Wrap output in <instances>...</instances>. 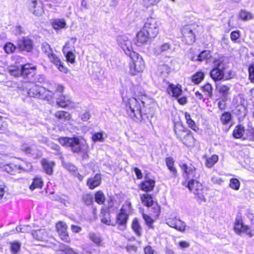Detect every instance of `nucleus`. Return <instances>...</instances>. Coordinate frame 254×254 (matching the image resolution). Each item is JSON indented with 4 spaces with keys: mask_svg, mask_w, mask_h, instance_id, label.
Returning a JSON list of instances; mask_svg holds the SVG:
<instances>
[{
    "mask_svg": "<svg viewBox=\"0 0 254 254\" xmlns=\"http://www.w3.org/2000/svg\"><path fill=\"white\" fill-rule=\"evenodd\" d=\"M5 52L7 54L13 53L16 49L15 45L11 43H8L4 47Z\"/></svg>",
    "mask_w": 254,
    "mask_h": 254,
    "instance_id": "5fc2aeb1",
    "label": "nucleus"
},
{
    "mask_svg": "<svg viewBox=\"0 0 254 254\" xmlns=\"http://www.w3.org/2000/svg\"><path fill=\"white\" fill-rule=\"evenodd\" d=\"M33 237L38 241H47V233L45 230L40 229L34 231L32 233Z\"/></svg>",
    "mask_w": 254,
    "mask_h": 254,
    "instance_id": "bb28decb",
    "label": "nucleus"
},
{
    "mask_svg": "<svg viewBox=\"0 0 254 254\" xmlns=\"http://www.w3.org/2000/svg\"><path fill=\"white\" fill-rule=\"evenodd\" d=\"M17 47L21 51L30 52L33 48V41L28 37H22L17 41Z\"/></svg>",
    "mask_w": 254,
    "mask_h": 254,
    "instance_id": "f3484780",
    "label": "nucleus"
},
{
    "mask_svg": "<svg viewBox=\"0 0 254 254\" xmlns=\"http://www.w3.org/2000/svg\"><path fill=\"white\" fill-rule=\"evenodd\" d=\"M249 79L252 82L254 83V65L251 64L249 67Z\"/></svg>",
    "mask_w": 254,
    "mask_h": 254,
    "instance_id": "e2e57ef3",
    "label": "nucleus"
},
{
    "mask_svg": "<svg viewBox=\"0 0 254 254\" xmlns=\"http://www.w3.org/2000/svg\"><path fill=\"white\" fill-rule=\"evenodd\" d=\"M230 85H220L218 90L220 94V99L223 102H226L228 99L230 94Z\"/></svg>",
    "mask_w": 254,
    "mask_h": 254,
    "instance_id": "412c9836",
    "label": "nucleus"
},
{
    "mask_svg": "<svg viewBox=\"0 0 254 254\" xmlns=\"http://www.w3.org/2000/svg\"><path fill=\"white\" fill-rule=\"evenodd\" d=\"M167 91L169 95L176 98H178L183 92L182 86L179 84H170L168 87Z\"/></svg>",
    "mask_w": 254,
    "mask_h": 254,
    "instance_id": "5701e85b",
    "label": "nucleus"
},
{
    "mask_svg": "<svg viewBox=\"0 0 254 254\" xmlns=\"http://www.w3.org/2000/svg\"><path fill=\"white\" fill-rule=\"evenodd\" d=\"M144 101L140 102L135 98H129L126 103V110L128 115L136 121H140L142 118L141 107L144 106Z\"/></svg>",
    "mask_w": 254,
    "mask_h": 254,
    "instance_id": "f03ea898",
    "label": "nucleus"
},
{
    "mask_svg": "<svg viewBox=\"0 0 254 254\" xmlns=\"http://www.w3.org/2000/svg\"><path fill=\"white\" fill-rule=\"evenodd\" d=\"M166 163L168 169L173 173V175H176L177 173V171L176 168L174 166V161L172 157H168L166 159Z\"/></svg>",
    "mask_w": 254,
    "mask_h": 254,
    "instance_id": "e433bc0d",
    "label": "nucleus"
},
{
    "mask_svg": "<svg viewBox=\"0 0 254 254\" xmlns=\"http://www.w3.org/2000/svg\"><path fill=\"white\" fill-rule=\"evenodd\" d=\"M59 140L62 145L70 147L73 152L77 153L81 151V144L78 137H62Z\"/></svg>",
    "mask_w": 254,
    "mask_h": 254,
    "instance_id": "423d86ee",
    "label": "nucleus"
},
{
    "mask_svg": "<svg viewBox=\"0 0 254 254\" xmlns=\"http://www.w3.org/2000/svg\"><path fill=\"white\" fill-rule=\"evenodd\" d=\"M232 115L230 113L225 112L223 113L220 118V121L223 125L227 124L231 120Z\"/></svg>",
    "mask_w": 254,
    "mask_h": 254,
    "instance_id": "de8ad7c7",
    "label": "nucleus"
},
{
    "mask_svg": "<svg viewBox=\"0 0 254 254\" xmlns=\"http://www.w3.org/2000/svg\"><path fill=\"white\" fill-rule=\"evenodd\" d=\"M224 70L223 69L213 68L210 71V76L214 81H219L224 77Z\"/></svg>",
    "mask_w": 254,
    "mask_h": 254,
    "instance_id": "cd10ccee",
    "label": "nucleus"
},
{
    "mask_svg": "<svg viewBox=\"0 0 254 254\" xmlns=\"http://www.w3.org/2000/svg\"><path fill=\"white\" fill-rule=\"evenodd\" d=\"M23 65H21L20 67L16 66L12 67L9 69L10 74L14 77H18L19 76H23Z\"/></svg>",
    "mask_w": 254,
    "mask_h": 254,
    "instance_id": "c9c22d12",
    "label": "nucleus"
},
{
    "mask_svg": "<svg viewBox=\"0 0 254 254\" xmlns=\"http://www.w3.org/2000/svg\"><path fill=\"white\" fill-rule=\"evenodd\" d=\"M155 181L145 177V180L140 184V189L146 192L152 191L155 187Z\"/></svg>",
    "mask_w": 254,
    "mask_h": 254,
    "instance_id": "b1692460",
    "label": "nucleus"
},
{
    "mask_svg": "<svg viewBox=\"0 0 254 254\" xmlns=\"http://www.w3.org/2000/svg\"><path fill=\"white\" fill-rule=\"evenodd\" d=\"M35 66H32L30 64L23 65V76L28 83H37L35 75Z\"/></svg>",
    "mask_w": 254,
    "mask_h": 254,
    "instance_id": "f8f14e48",
    "label": "nucleus"
},
{
    "mask_svg": "<svg viewBox=\"0 0 254 254\" xmlns=\"http://www.w3.org/2000/svg\"><path fill=\"white\" fill-rule=\"evenodd\" d=\"M101 182V177L100 174H96L94 177L89 178L87 182V185L90 189H94L98 187Z\"/></svg>",
    "mask_w": 254,
    "mask_h": 254,
    "instance_id": "393cba45",
    "label": "nucleus"
},
{
    "mask_svg": "<svg viewBox=\"0 0 254 254\" xmlns=\"http://www.w3.org/2000/svg\"><path fill=\"white\" fill-rule=\"evenodd\" d=\"M140 199L142 204L148 207L152 206L154 210V212L156 215H158L160 212V206L157 203L154 202L152 195L148 193H144L140 195Z\"/></svg>",
    "mask_w": 254,
    "mask_h": 254,
    "instance_id": "ddd939ff",
    "label": "nucleus"
},
{
    "mask_svg": "<svg viewBox=\"0 0 254 254\" xmlns=\"http://www.w3.org/2000/svg\"><path fill=\"white\" fill-rule=\"evenodd\" d=\"M234 230L235 232L238 235L244 233L250 238L254 236V226L253 230H252L249 226L244 224L243 220L240 217H237L235 219Z\"/></svg>",
    "mask_w": 254,
    "mask_h": 254,
    "instance_id": "0eeeda50",
    "label": "nucleus"
},
{
    "mask_svg": "<svg viewBox=\"0 0 254 254\" xmlns=\"http://www.w3.org/2000/svg\"><path fill=\"white\" fill-rule=\"evenodd\" d=\"M174 131L177 137L187 146H191L194 143V138L191 134V131L189 129L183 128L177 131L176 128L175 127Z\"/></svg>",
    "mask_w": 254,
    "mask_h": 254,
    "instance_id": "6e6552de",
    "label": "nucleus"
},
{
    "mask_svg": "<svg viewBox=\"0 0 254 254\" xmlns=\"http://www.w3.org/2000/svg\"><path fill=\"white\" fill-rule=\"evenodd\" d=\"M159 70L162 75L168 74L171 71V68L167 64L160 65Z\"/></svg>",
    "mask_w": 254,
    "mask_h": 254,
    "instance_id": "13d9d810",
    "label": "nucleus"
},
{
    "mask_svg": "<svg viewBox=\"0 0 254 254\" xmlns=\"http://www.w3.org/2000/svg\"><path fill=\"white\" fill-rule=\"evenodd\" d=\"M55 116L58 120L64 121H69L71 119L70 114L64 111L57 112Z\"/></svg>",
    "mask_w": 254,
    "mask_h": 254,
    "instance_id": "2f4dec72",
    "label": "nucleus"
},
{
    "mask_svg": "<svg viewBox=\"0 0 254 254\" xmlns=\"http://www.w3.org/2000/svg\"><path fill=\"white\" fill-rule=\"evenodd\" d=\"M170 47L171 45L169 43H165L154 48L153 52L156 55H159L162 53L169 50L170 49Z\"/></svg>",
    "mask_w": 254,
    "mask_h": 254,
    "instance_id": "7c9ffc66",
    "label": "nucleus"
},
{
    "mask_svg": "<svg viewBox=\"0 0 254 254\" xmlns=\"http://www.w3.org/2000/svg\"><path fill=\"white\" fill-rule=\"evenodd\" d=\"M88 238L92 241L97 246H102L103 240L101 236L94 232H90L88 234Z\"/></svg>",
    "mask_w": 254,
    "mask_h": 254,
    "instance_id": "c756f323",
    "label": "nucleus"
},
{
    "mask_svg": "<svg viewBox=\"0 0 254 254\" xmlns=\"http://www.w3.org/2000/svg\"><path fill=\"white\" fill-rule=\"evenodd\" d=\"M185 118L186 122L189 127L191 128L194 131H196L198 129L197 127L196 126L195 122L191 118L190 115L187 112L185 113Z\"/></svg>",
    "mask_w": 254,
    "mask_h": 254,
    "instance_id": "4c0bfd02",
    "label": "nucleus"
},
{
    "mask_svg": "<svg viewBox=\"0 0 254 254\" xmlns=\"http://www.w3.org/2000/svg\"><path fill=\"white\" fill-rule=\"evenodd\" d=\"M92 139L94 142L100 141L103 142L104 139L103 138V135L101 132H96L92 137Z\"/></svg>",
    "mask_w": 254,
    "mask_h": 254,
    "instance_id": "6e6d98bb",
    "label": "nucleus"
},
{
    "mask_svg": "<svg viewBox=\"0 0 254 254\" xmlns=\"http://www.w3.org/2000/svg\"><path fill=\"white\" fill-rule=\"evenodd\" d=\"M223 61V60L222 58L215 59L213 61L214 68L224 69V65Z\"/></svg>",
    "mask_w": 254,
    "mask_h": 254,
    "instance_id": "8fccbe9b",
    "label": "nucleus"
},
{
    "mask_svg": "<svg viewBox=\"0 0 254 254\" xmlns=\"http://www.w3.org/2000/svg\"><path fill=\"white\" fill-rule=\"evenodd\" d=\"M23 90L25 89L27 95L31 97L41 98L49 101L53 96L54 92L50 90L40 86L37 83H26L23 86Z\"/></svg>",
    "mask_w": 254,
    "mask_h": 254,
    "instance_id": "f257e3e1",
    "label": "nucleus"
},
{
    "mask_svg": "<svg viewBox=\"0 0 254 254\" xmlns=\"http://www.w3.org/2000/svg\"><path fill=\"white\" fill-rule=\"evenodd\" d=\"M101 221L103 223L107 225L114 226L115 223L111 220L110 214L109 212H105L102 213Z\"/></svg>",
    "mask_w": 254,
    "mask_h": 254,
    "instance_id": "72a5a7b5",
    "label": "nucleus"
},
{
    "mask_svg": "<svg viewBox=\"0 0 254 254\" xmlns=\"http://www.w3.org/2000/svg\"><path fill=\"white\" fill-rule=\"evenodd\" d=\"M188 187L190 191L192 192L197 197V200L199 202L206 201L205 195L206 190H204L201 185L196 179H190L188 184Z\"/></svg>",
    "mask_w": 254,
    "mask_h": 254,
    "instance_id": "39448f33",
    "label": "nucleus"
},
{
    "mask_svg": "<svg viewBox=\"0 0 254 254\" xmlns=\"http://www.w3.org/2000/svg\"><path fill=\"white\" fill-rule=\"evenodd\" d=\"M204 76L202 72H197L192 76L191 80L195 84H199L203 80Z\"/></svg>",
    "mask_w": 254,
    "mask_h": 254,
    "instance_id": "c03bdc74",
    "label": "nucleus"
},
{
    "mask_svg": "<svg viewBox=\"0 0 254 254\" xmlns=\"http://www.w3.org/2000/svg\"><path fill=\"white\" fill-rule=\"evenodd\" d=\"M142 29L150 35L151 38L155 37L158 33L156 20L152 17L147 18Z\"/></svg>",
    "mask_w": 254,
    "mask_h": 254,
    "instance_id": "9b49d317",
    "label": "nucleus"
},
{
    "mask_svg": "<svg viewBox=\"0 0 254 254\" xmlns=\"http://www.w3.org/2000/svg\"><path fill=\"white\" fill-rule=\"evenodd\" d=\"M117 42L125 53L128 56L133 53L132 45L130 41L125 36H119L117 38Z\"/></svg>",
    "mask_w": 254,
    "mask_h": 254,
    "instance_id": "4468645a",
    "label": "nucleus"
},
{
    "mask_svg": "<svg viewBox=\"0 0 254 254\" xmlns=\"http://www.w3.org/2000/svg\"><path fill=\"white\" fill-rule=\"evenodd\" d=\"M69 44V42H66L63 47V51L64 54L65 55L67 61L73 64L75 61V56L71 51H68Z\"/></svg>",
    "mask_w": 254,
    "mask_h": 254,
    "instance_id": "c85d7f7f",
    "label": "nucleus"
},
{
    "mask_svg": "<svg viewBox=\"0 0 254 254\" xmlns=\"http://www.w3.org/2000/svg\"><path fill=\"white\" fill-rule=\"evenodd\" d=\"M202 90L208 98L212 97L213 88L209 83H206L201 87Z\"/></svg>",
    "mask_w": 254,
    "mask_h": 254,
    "instance_id": "79ce46f5",
    "label": "nucleus"
},
{
    "mask_svg": "<svg viewBox=\"0 0 254 254\" xmlns=\"http://www.w3.org/2000/svg\"><path fill=\"white\" fill-rule=\"evenodd\" d=\"M218 156L213 155L211 157H206L205 166L207 168H211L218 161Z\"/></svg>",
    "mask_w": 254,
    "mask_h": 254,
    "instance_id": "58836bf2",
    "label": "nucleus"
},
{
    "mask_svg": "<svg viewBox=\"0 0 254 254\" xmlns=\"http://www.w3.org/2000/svg\"><path fill=\"white\" fill-rule=\"evenodd\" d=\"M82 199L84 203L87 205L91 204L93 202V196L91 194H87L84 195L82 197Z\"/></svg>",
    "mask_w": 254,
    "mask_h": 254,
    "instance_id": "052dcab7",
    "label": "nucleus"
},
{
    "mask_svg": "<svg viewBox=\"0 0 254 254\" xmlns=\"http://www.w3.org/2000/svg\"><path fill=\"white\" fill-rule=\"evenodd\" d=\"M56 229L61 239L65 242L69 243L70 238L67 232L66 224L60 221L56 225Z\"/></svg>",
    "mask_w": 254,
    "mask_h": 254,
    "instance_id": "a211bd4d",
    "label": "nucleus"
},
{
    "mask_svg": "<svg viewBox=\"0 0 254 254\" xmlns=\"http://www.w3.org/2000/svg\"><path fill=\"white\" fill-rule=\"evenodd\" d=\"M144 252L145 254H154V250L150 246H147L144 249Z\"/></svg>",
    "mask_w": 254,
    "mask_h": 254,
    "instance_id": "774afa93",
    "label": "nucleus"
},
{
    "mask_svg": "<svg viewBox=\"0 0 254 254\" xmlns=\"http://www.w3.org/2000/svg\"><path fill=\"white\" fill-rule=\"evenodd\" d=\"M128 56L131 60L129 64V73L130 74L135 75L142 72L144 68V64L141 57L135 52L132 53Z\"/></svg>",
    "mask_w": 254,
    "mask_h": 254,
    "instance_id": "20e7f679",
    "label": "nucleus"
},
{
    "mask_svg": "<svg viewBox=\"0 0 254 254\" xmlns=\"http://www.w3.org/2000/svg\"><path fill=\"white\" fill-rule=\"evenodd\" d=\"M131 228L137 236H140L141 235L142 228L136 218L133 220L131 224Z\"/></svg>",
    "mask_w": 254,
    "mask_h": 254,
    "instance_id": "f704fd0d",
    "label": "nucleus"
},
{
    "mask_svg": "<svg viewBox=\"0 0 254 254\" xmlns=\"http://www.w3.org/2000/svg\"><path fill=\"white\" fill-rule=\"evenodd\" d=\"M229 186L233 190H238L240 188V183L237 179H231L230 181Z\"/></svg>",
    "mask_w": 254,
    "mask_h": 254,
    "instance_id": "3c124183",
    "label": "nucleus"
},
{
    "mask_svg": "<svg viewBox=\"0 0 254 254\" xmlns=\"http://www.w3.org/2000/svg\"><path fill=\"white\" fill-rule=\"evenodd\" d=\"M42 51L48 57L50 61L53 63L58 69L64 73H67V69L64 67L60 59L53 52L51 46L47 42L42 43Z\"/></svg>",
    "mask_w": 254,
    "mask_h": 254,
    "instance_id": "7ed1b4c3",
    "label": "nucleus"
},
{
    "mask_svg": "<svg viewBox=\"0 0 254 254\" xmlns=\"http://www.w3.org/2000/svg\"><path fill=\"white\" fill-rule=\"evenodd\" d=\"M182 172L183 176L186 179H195L199 177L200 174L193 166H188L187 164L180 163L179 164Z\"/></svg>",
    "mask_w": 254,
    "mask_h": 254,
    "instance_id": "1a4fd4ad",
    "label": "nucleus"
},
{
    "mask_svg": "<svg viewBox=\"0 0 254 254\" xmlns=\"http://www.w3.org/2000/svg\"><path fill=\"white\" fill-rule=\"evenodd\" d=\"M149 38H151L150 35L146 31L142 29L139 31L136 36V44L138 46H141L143 44L146 43Z\"/></svg>",
    "mask_w": 254,
    "mask_h": 254,
    "instance_id": "4be33fe9",
    "label": "nucleus"
},
{
    "mask_svg": "<svg viewBox=\"0 0 254 254\" xmlns=\"http://www.w3.org/2000/svg\"><path fill=\"white\" fill-rule=\"evenodd\" d=\"M41 164L44 172L46 174L50 175L53 174V168L55 165V163L53 161L43 159L41 161Z\"/></svg>",
    "mask_w": 254,
    "mask_h": 254,
    "instance_id": "a878e982",
    "label": "nucleus"
},
{
    "mask_svg": "<svg viewBox=\"0 0 254 254\" xmlns=\"http://www.w3.org/2000/svg\"><path fill=\"white\" fill-rule=\"evenodd\" d=\"M27 4L31 12L35 16H40L44 13L41 2L38 0H28Z\"/></svg>",
    "mask_w": 254,
    "mask_h": 254,
    "instance_id": "2eb2a0df",
    "label": "nucleus"
},
{
    "mask_svg": "<svg viewBox=\"0 0 254 254\" xmlns=\"http://www.w3.org/2000/svg\"><path fill=\"white\" fill-rule=\"evenodd\" d=\"M247 136L251 140L254 139V127L249 126L247 129Z\"/></svg>",
    "mask_w": 254,
    "mask_h": 254,
    "instance_id": "bf43d9fd",
    "label": "nucleus"
},
{
    "mask_svg": "<svg viewBox=\"0 0 254 254\" xmlns=\"http://www.w3.org/2000/svg\"><path fill=\"white\" fill-rule=\"evenodd\" d=\"M81 120L83 122H87L91 117V115L89 111H85L82 114H80Z\"/></svg>",
    "mask_w": 254,
    "mask_h": 254,
    "instance_id": "0e129e2a",
    "label": "nucleus"
},
{
    "mask_svg": "<svg viewBox=\"0 0 254 254\" xmlns=\"http://www.w3.org/2000/svg\"><path fill=\"white\" fill-rule=\"evenodd\" d=\"M21 245L18 242H14L11 243L10 250L12 254H15L18 253L20 249Z\"/></svg>",
    "mask_w": 254,
    "mask_h": 254,
    "instance_id": "603ef678",
    "label": "nucleus"
},
{
    "mask_svg": "<svg viewBox=\"0 0 254 254\" xmlns=\"http://www.w3.org/2000/svg\"><path fill=\"white\" fill-rule=\"evenodd\" d=\"M43 186V181L41 178L36 177L33 179L32 184L30 186V189L33 190L36 188H41Z\"/></svg>",
    "mask_w": 254,
    "mask_h": 254,
    "instance_id": "a19ab883",
    "label": "nucleus"
},
{
    "mask_svg": "<svg viewBox=\"0 0 254 254\" xmlns=\"http://www.w3.org/2000/svg\"><path fill=\"white\" fill-rule=\"evenodd\" d=\"M196 27H197V26L193 24L186 25L183 28L182 33L187 44H191L195 42V31Z\"/></svg>",
    "mask_w": 254,
    "mask_h": 254,
    "instance_id": "9d476101",
    "label": "nucleus"
},
{
    "mask_svg": "<svg viewBox=\"0 0 254 254\" xmlns=\"http://www.w3.org/2000/svg\"><path fill=\"white\" fill-rule=\"evenodd\" d=\"M245 131V128L242 125H237L233 131V135L236 138H241Z\"/></svg>",
    "mask_w": 254,
    "mask_h": 254,
    "instance_id": "473e14b6",
    "label": "nucleus"
},
{
    "mask_svg": "<svg viewBox=\"0 0 254 254\" xmlns=\"http://www.w3.org/2000/svg\"><path fill=\"white\" fill-rule=\"evenodd\" d=\"M30 230V228L28 225H22L17 227L16 228V231L17 232H21V233H27Z\"/></svg>",
    "mask_w": 254,
    "mask_h": 254,
    "instance_id": "680f3d73",
    "label": "nucleus"
},
{
    "mask_svg": "<svg viewBox=\"0 0 254 254\" xmlns=\"http://www.w3.org/2000/svg\"><path fill=\"white\" fill-rule=\"evenodd\" d=\"M4 170L8 173L13 174L15 171L18 170V165L14 164H9L4 166Z\"/></svg>",
    "mask_w": 254,
    "mask_h": 254,
    "instance_id": "09e8293b",
    "label": "nucleus"
},
{
    "mask_svg": "<svg viewBox=\"0 0 254 254\" xmlns=\"http://www.w3.org/2000/svg\"><path fill=\"white\" fill-rule=\"evenodd\" d=\"M211 57L210 51L205 50L200 53L197 57L198 61H202L207 60Z\"/></svg>",
    "mask_w": 254,
    "mask_h": 254,
    "instance_id": "49530a36",
    "label": "nucleus"
},
{
    "mask_svg": "<svg viewBox=\"0 0 254 254\" xmlns=\"http://www.w3.org/2000/svg\"><path fill=\"white\" fill-rule=\"evenodd\" d=\"M17 165L19 172H21L22 171L29 172L32 170V166L31 164L28 162H23L21 164Z\"/></svg>",
    "mask_w": 254,
    "mask_h": 254,
    "instance_id": "ea45409f",
    "label": "nucleus"
},
{
    "mask_svg": "<svg viewBox=\"0 0 254 254\" xmlns=\"http://www.w3.org/2000/svg\"><path fill=\"white\" fill-rule=\"evenodd\" d=\"M143 218L145 221L146 224L151 228H153V219L148 215L143 213L142 214Z\"/></svg>",
    "mask_w": 254,
    "mask_h": 254,
    "instance_id": "4d7b16f0",
    "label": "nucleus"
},
{
    "mask_svg": "<svg viewBox=\"0 0 254 254\" xmlns=\"http://www.w3.org/2000/svg\"><path fill=\"white\" fill-rule=\"evenodd\" d=\"M166 224L170 227L180 231L184 232L186 229V224L176 217H169L166 220Z\"/></svg>",
    "mask_w": 254,
    "mask_h": 254,
    "instance_id": "dca6fc26",
    "label": "nucleus"
},
{
    "mask_svg": "<svg viewBox=\"0 0 254 254\" xmlns=\"http://www.w3.org/2000/svg\"><path fill=\"white\" fill-rule=\"evenodd\" d=\"M240 18L244 20H247L252 18V14L249 11L241 10L240 12Z\"/></svg>",
    "mask_w": 254,
    "mask_h": 254,
    "instance_id": "864d4df0",
    "label": "nucleus"
},
{
    "mask_svg": "<svg viewBox=\"0 0 254 254\" xmlns=\"http://www.w3.org/2000/svg\"><path fill=\"white\" fill-rule=\"evenodd\" d=\"M95 200L99 204H103L105 200V196L102 191L99 190L97 191L95 194Z\"/></svg>",
    "mask_w": 254,
    "mask_h": 254,
    "instance_id": "a18cd8bd",
    "label": "nucleus"
},
{
    "mask_svg": "<svg viewBox=\"0 0 254 254\" xmlns=\"http://www.w3.org/2000/svg\"><path fill=\"white\" fill-rule=\"evenodd\" d=\"M240 36V32L239 31H234L231 33V39L232 41H236Z\"/></svg>",
    "mask_w": 254,
    "mask_h": 254,
    "instance_id": "338daca9",
    "label": "nucleus"
},
{
    "mask_svg": "<svg viewBox=\"0 0 254 254\" xmlns=\"http://www.w3.org/2000/svg\"><path fill=\"white\" fill-rule=\"evenodd\" d=\"M57 104L62 108H65L68 106L72 108L77 107V105L72 102L71 97L69 96L63 95L59 97L57 100Z\"/></svg>",
    "mask_w": 254,
    "mask_h": 254,
    "instance_id": "6ab92c4d",
    "label": "nucleus"
},
{
    "mask_svg": "<svg viewBox=\"0 0 254 254\" xmlns=\"http://www.w3.org/2000/svg\"><path fill=\"white\" fill-rule=\"evenodd\" d=\"M52 25L54 29H60L64 28L66 23L64 19H57L54 21Z\"/></svg>",
    "mask_w": 254,
    "mask_h": 254,
    "instance_id": "37998d69",
    "label": "nucleus"
},
{
    "mask_svg": "<svg viewBox=\"0 0 254 254\" xmlns=\"http://www.w3.org/2000/svg\"><path fill=\"white\" fill-rule=\"evenodd\" d=\"M160 0H143L144 4L146 6H150L158 3Z\"/></svg>",
    "mask_w": 254,
    "mask_h": 254,
    "instance_id": "69168bd1",
    "label": "nucleus"
},
{
    "mask_svg": "<svg viewBox=\"0 0 254 254\" xmlns=\"http://www.w3.org/2000/svg\"><path fill=\"white\" fill-rule=\"evenodd\" d=\"M125 205H123L120 210V213L117 216V221L115 223H118L123 227V229L125 228V225L128 219V214L127 210L125 209Z\"/></svg>",
    "mask_w": 254,
    "mask_h": 254,
    "instance_id": "aec40b11",
    "label": "nucleus"
}]
</instances>
